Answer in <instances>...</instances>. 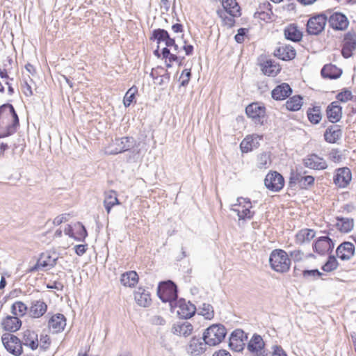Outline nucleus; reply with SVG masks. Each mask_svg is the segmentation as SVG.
Segmentation results:
<instances>
[{
    "mask_svg": "<svg viewBox=\"0 0 356 356\" xmlns=\"http://www.w3.org/2000/svg\"><path fill=\"white\" fill-rule=\"evenodd\" d=\"M271 9V5L270 3L267 1H265L263 3H261L257 10V11L255 12V13H261V12L262 11H270Z\"/></svg>",
    "mask_w": 356,
    "mask_h": 356,
    "instance_id": "nucleus-57",
    "label": "nucleus"
},
{
    "mask_svg": "<svg viewBox=\"0 0 356 356\" xmlns=\"http://www.w3.org/2000/svg\"><path fill=\"white\" fill-rule=\"evenodd\" d=\"M303 252L300 250H294L291 252L290 256L295 261H299L302 259Z\"/></svg>",
    "mask_w": 356,
    "mask_h": 356,
    "instance_id": "nucleus-64",
    "label": "nucleus"
},
{
    "mask_svg": "<svg viewBox=\"0 0 356 356\" xmlns=\"http://www.w3.org/2000/svg\"><path fill=\"white\" fill-rule=\"evenodd\" d=\"M302 98L300 95H295L289 98L286 102V108L291 111H299L302 106Z\"/></svg>",
    "mask_w": 356,
    "mask_h": 356,
    "instance_id": "nucleus-44",
    "label": "nucleus"
},
{
    "mask_svg": "<svg viewBox=\"0 0 356 356\" xmlns=\"http://www.w3.org/2000/svg\"><path fill=\"white\" fill-rule=\"evenodd\" d=\"M66 325V318L63 314H56L49 321V327L54 333H58L64 330Z\"/></svg>",
    "mask_w": 356,
    "mask_h": 356,
    "instance_id": "nucleus-24",
    "label": "nucleus"
},
{
    "mask_svg": "<svg viewBox=\"0 0 356 356\" xmlns=\"http://www.w3.org/2000/svg\"><path fill=\"white\" fill-rule=\"evenodd\" d=\"M23 93L27 96L30 97L33 95V91L30 83L28 82V79H24V84L22 86Z\"/></svg>",
    "mask_w": 356,
    "mask_h": 356,
    "instance_id": "nucleus-56",
    "label": "nucleus"
},
{
    "mask_svg": "<svg viewBox=\"0 0 356 356\" xmlns=\"http://www.w3.org/2000/svg\"><path fill=\"white\" fill-rule=\"evenodd\" d=\"M76 226H77L79 230L77 231L76 235L74 236V239L76 241H83L88 236L86 229L80 222H78Z\"/></svg>",
    "mask_w": 356,
    "mask_h": 356,
    "instance_id": "nucleus-51",
    "label": "nucleus"
},
{
    "mask_svg": "<svg viewBox=\"0 0 356 356\" xmlns=\"http://www.w3.org/2000/svg\"><path fill=\"white\" fill-rule=\"evenodd\" d=\"M330 10L311 17L307 23V32L309 35H318L325 29L327 14Z\"/></svg>",
    "mask_w": 356,
    "mask_h": 356,
    "instance_id": "nucleus-5",
    "label": "nucleus"
},
{
    "mask_svg": "<svg viewBox=\"0 0 356 356\" xmlns=\"http://www.w3.org/2000/svg\"><path fill=\"white\" fill-rule=\"evenodd\" d=\"M207 345L202 339L193 337L186 347V351L191 356H200L205 352Z\"/></svg>",
    "mask_w": 356,
    "mask_h": 356,
    "instance_id": "nucleus-21",
    "label": "nucleus"
},
{
    "mask_svg": "<svg viewBox=\"0 0 356 356\" xmlns=\"http://www.w3.org/2000/svg\"><path fill=\"white\" fill-rule=\"evenodd\" d=\"M134 299L136 303L143 307H149L152 303L149 292L143 287H138L134 291Z\"/></svg>",
    "mask_w": 356,
    "mask_h": 356,
    "instance_id": "nucleus-23",
    "label": "nucleus"
},
{
    "mask_svg": "<svg viewBox=\"0 0 356 356\" xmlns=\"http://www.w3.org/2000/svg\"><path fill=\"white\" fill-rule=\"evenodd\" d=\"M87 246L88 245L86 244L75 245L74 248L76 254L79 256H81L85 254L87 250Z\"/></svg>",
    "mask_w": 356,
    "mask_h": 356,
    "instance_id": "nucleus-63",
    "label": "nucleus"
},
{
    "mask_svg": "<svg viewBox=\"0 0 356 356\" xmlns=\"http://www.w3.org/2000/svg\"><path fill=\"white\" fill-rule=\"evenodd\" d=\"M227 330L222 324H213L209 326L203 333V341L210 346H214L225 339Z\"/></svg>",
    "mask_w": 356,
    "mask_h": 356,
    "instance_id": "nucleus-2",
    "label": "nucleus"
},
{
    "mask_svg": "<svg viewBox=\"0 0 356 356\" xmlns=\"http://www.w3.org/2000/svg\"><path fill=\"white\" fill-rule=\"evenodd\" d=\"M326 113L327 118L331 122H337L341 118L342 108L337 102H333L327 106Z\"/></svg>",
    "mask_w": 356,
    "mask_h": 356,
    "instance_id": "nucleus-29",
    "label": "nucleus"
},
{
    "mask_svg": "<svg viewBox=\"0 0 356 356\" xmlns=\"http://www.w3.org/2000/svg\"><path fill=\"white\" fill-rule=\"evenodd\" d=\"M111 203L112 206L119 204V200L117 197L116 193L113 191H110L105 193V199L104 204Z\"/></svg>",
    "mask_w": 356,
    "mask_h": 356,
    "instance_id": "nucleus-50",
    "label": "nucleus"
},
{
    "mask_svg": "<svg viewBox=\"0 0 356 356\" xmlns=\"http://www.w3.org/2000/svg\"><path fill=\"white\" fill-rule=\"evenodd\" d=\"M217 14L223 20L225 25L228 26L229 27L234 26L235 23V20L234 19V17L231 15L229 17L227 16V13L222 10H218Z\"/></svg>",
    "mask_w": 356,
    "mask_h": 356,
    "instance_id": "nucleus-49",
    "label": "nucleus"
},
{
    "mask_svg": "<svg viewBox=\"0 0 356 356\" xmlns=\"http://www.w3.org/2000/svg\"><path fill=\"white\" fill-rule=\"evenodd\" d=\"M58 257L49 252H43L40 255L36 264L29 269V272L33 273L38 270H47L52 268L56 264Z\"/></svg>",
    "mask_w": 356,
    "mask_h": 356,
    "instance_id": "nucleus-6",
    "label": "nucleus"
},
{
    "mask_svg": "<svg viewBox=\"0 0 356 356\" xmlns=\"http://www.w3.org/2000/svg\"><path fill=\"white\" fill-rule=\"evenodd\" d=\"M1 340L4 347L9 353L17 356L22 355V344L18 337L11 333H5L2 335Z\"/></svg>",
    "mask_w": 356,
    "mask_h": 356,
    "instance_id": "nucleus-7",
    "label": "nucleus"
},
{
    "mask_svg": "<svg viewBox=\"0 0 356 356\" xmlns=\"http://www.w3.org/2000/svg\"><path fill=\"white\" fill-rule=\"evenodd\" d=\"M271 268L279 273H285L289 270L291 260L286 252L282 250H274L269 257Z\"/></svg>",
    "mask_w": 356,
    "mask_h": 356,
    "instance_id": "nucleus-3",
    "label": "nucleus"
},
{
    "mask_svg": "<svg viewBox=\"0 0 356 356\" xmlns=\"http://www.w3.org/2000/svg\"><path fill=\"white\" fill-rule=\"evenodd\" d=\"M303 164L306 168L316 170H322L327 168L326 161L316 154H309L305 158Z\"/></svg>",
    "mask_w": 356,
    "mask_h": 356,
    "instance_id": "nucleus-17",
    "label": "nucleus"
},
{
    "mask_svg": "<svg viewBox=\"0 0 356 356\" xmlns=\"http://www.w3.org/2000/svg\"><path fill=\"white\" fill-rule=\"evenodd\" d=\"M69 214L64 213L60 216H56L54 220L53 223L55 225H59L63 222H67L68 220Z\"/></svg>",
    "mask_w": 356,
    "mask_h": 356,
    "instance_id": "nucleus-59",
    "label": "nucleus"
},
{
    "mask_svg": "<svg viewBox=\"0 0 356 356\" xmlns=\"http://www.w3.org/2000/svg\"><path fill=\"white\" fill-rule=\"evenodd\" d=\"M284 35L286 39L293 42H299L302 38V33L294 24H291L285 27Z\"/></svg>",
    "mask_w": 356,
    "mask_h": 356,
    "instance_id": "nucleus-32",
    "label": "nucleus"
},
{
    "mask_svg": "<svg viewBox=\"0 0 356 356\" xmlns=\"http://www.w3.org/2000/svg\"><path fill=\"white\" fill-rule=\"evenodd\" d=\"M307 115L310 122L314 124L319 123L322 118L321 106H316L309 108Z\"/></svg>",
    "mask_w": 356,
    "mask_h": 356,
    "instance_id": "nucleus-42",
    "label": "nucleus"
},
{
    "mask_svg": "<svg viewBox=\"0 0 356 356\" xmlns=\"http://www.w3.org/2000/svg\"><path fill=\"white\" fill-rule=\"evenodd\" d=\"M263 139V136L252 134L247 136L241 143L240 148L243 153H248L254 149H257L260 145V141Z\"/></svg>",
    "mask_w": 356,
    "mask_h": 356,
    "instance_id": "nucleus-18",
    "label": "nucleus"
},
{
    "mask_svg": "<svg viewBox=\"0 0 356 356\" xmlns=\"http://www.w3.org/2000/svg\"><path fill=\"white\" fill-rule=\"evenodd\" d=\"M47 306L41 300L33 301L30 307V314L33 318H39L47 312Z\"/></svg>",
    "mask_w": 356,
    "mask_h": 356,
    "instance_id": "nucleus-39",
    "label": "nucleus"
},
{
    "mask_svg": "<svg viewBox=\"0 0 356 356\" xmlns=\"http://www.w3.org/2000/svg\"><path fill=\"white\" fill-rule=\"evenodd\" d=\"M191 76V69H185L182 71L180 76L181 86H186L188 85Z\"/></svg>",
    "mask_w": 356,
    "mask_h": 356,
    "instance_id": "nucleus-53",
    "label": "nucleus"
},
{
    "mask_svg": "<svg viewBox=\"0 0 356 356\" xmlns=\"http://www.w3.org/2000/svg\"><path fill=\"white\" fill-rule=\"evenodd\" d=\"M245 113L255 124L263 125L266 120V108L258 103H252L245 108Z\"/></svg>",
    "mask_w": 356,
    "mask_h": 356,
    "instance_id": "nucleus-8",
    "label": "nucleus"
},
{
    "mask_svg": "<svg viewBox=\"0 0 356 356\" xmlns=\"http://www.w3.org/2000/svg\"><path fill=\"white\" fill-rule=\"evenodd\" d=\"M292 92V89L287 83H282L276 86L271 92L272 97L275 100H283Z\"/></svg>",
    "mask_w": 356,
    "mask_h": 356,
    "instance_id": "nucleus-30",
    "label": "nucleus"
},
{
    "mask_svg": "<svg viewBox=\"0 0 356 356\" xmlns=\"http://www.w3.org/2000/svg\"><path fill=\"white\" fill-rule=\"evenodd\" d=\"M1 325L5 330L14 332L20 328L22 321L17 316H8L3 320Z\"/></svg>",
    "mask_w": 356,
    "mask_h": 356,
    "instance_id": "nucleus-31",
    "label": "nucleus"
},
{
    "mask_svg": "<svg viewBox=\"0 0 356 356\" xmlns=\"http://www.w3.org/2000/svg\"><path fill=\"white\" fill-rule=\"evenodd\" d=\"M22 344L29 347L31 350H35L39 346L38 334L30 330H26L23 333Z\"/></svg>",
    "mask_w": 356,
    "mask_h": 356,
    "instance_id": "nucleus-26",
    "label": "nucleus"
},
{
    "mask_svg": "<svg viewBox=\"0 0 356 356\" xmlns=\"http://www.w3.org/2000/svg\"><path fill=\"white\" fill-rule=\"evenodd\" d=\"M138 282V275L136 271H128L121 275L120 282L124 286L134 287Z\"/></svg>",
    "mask_w": 356,
    "mask_h": 356,
    "instance_id": "nucleus-38",
    "label": "nucleus"
},
{
    "mask_svg": "<svg viewBox=\"0 0 356 356\" xmlns=\"http://www.w3.org/2000/svg\"><path fill=\"white\" fill-rule=\"evenodd\" d=\"M135 145V140L132 137H122L116 138L113 141L111 147H113L110 152V154H118L129 150Z\"/></svg>",
    "mask_w": 356,
    "mask_h": 356,
    "instance_id": "nucleus-14",
    "label": "nucleus"
},
{
    "mask_svg": "<svg viewBox=\"0 0 356 356\" xmlns=\"http://www.w3.org/2000/svg\"><path fill=\"white\" fill-rule=\"evenodd\" d=\"M175 306L178 307L177 313L181 318L187 319L192 317L196 311V307L194 305L191 304L190 302H186L185 300L183 299L177 301V305Z\"/></svg>",
    "mask_w": 356,
    "mask_h": 356,
    "instance_id": "nucleus-20",
    "label": "nucleus"
},
{
    "mask_svg": "<svg viewBox=\"0 0 356 356\" xmlns=\"http://www.w3.org/2000/svg\"><path fill=\"white\" fill-rule=\"evenodd\" d=\"M248 335L241 329L233 331L229 337V346L235 352L242 351L245 346Z\"/></svg>",
    "mask_w": 356,
    "mask_h": 356,
    "instance_id": "nucleus-11",
    "label": "nucleus"
},
{
    "mask_svg": "<svg viewBox=\"0 0 356 356\" xmlns=\"http://www.w3.org/2000/svg\"><path fill=\"white\" fill-rule=\"evenodd\" d=\"M40 347L42 349H47L50 345V339L47 335H41L40 339Z\"/></svg>",
    "mask_w": 356,
    "mask_h": 356,
    "instance_id": "nucleus-62",
    "label": "nucleus"
},
{
    "mask_svg": "<svg viewBox=\"0 0 356 356\" xmlns=\"http://www.w3.org/2000/svg\"><path fill=\"white\" fill-rule=\"evenodd\" d=\"M352 98V93L349 90H344L337 95V99L341 102H346Z\"/></svg>",
    "mask_w": 356,
    "mask_h": 356,
    "instance_id": "nucleus-54",
    "label": "nucleus"
},
{
    "mask_svg": "<svg viewBox=\"0 0 356 356\" xmlns=\"http://www.w3.org/2000/svg\"><path fill=\"white\" fill-rule=\"evenodd\" d=\"M137 88L136 86H132L126 92L123 99V104L125 107L129 106L130 104L133 102V100L135 98V94L137 92Z\"/></svg>",
    "mask_w": 356,
    "mask_h": 356,
    "instance_id": "nucleus-48",
    "label": "nucleus"
},
{
    "mask_svg": "<svg viewBox=\"0 0 356 356\" xmlns=\"http://www.w3.org/2000/svg\"><path fill=\"white\" fill-rule=\"evenodd\" d=\"M153 36L158 43L165 42L166 47H172L175 43V39L170 38L168 32L165 29H158L154 30Z\"/></svg>",
    "mask_w": 356,
    "mask_h": 356,
    "instance_id": "nucleus-34",
    "label": "nucleus"
},
{
    "mask_svg": "<svg viewBox=\"0 0 356 356\" xmlns=\"http://www.w3.org/2000/svg\"><path fill=\"white\" fill-rule=\"evenodd\" d=\"M314 177L311 175L302 176L300 174H292L290 177L289 184L298 183L302 188H307L314 184Z\"/></svg>",
    "mask_w": 356,
    "mask_h": 356,
    "instance_id": "nucleus-28",
    "label": "nucleus"
},
{
    "mask_svg": "<svg viewBox=\"0 0 356 356\" xmlns=\"http://www.w3.org/2000/svg\"><path fill=\"white\" fill-rule=\"evenodd\" d=\"M157 294L162 302H168L171 307L177 305V286L172 281L160 283L157 289Z\"/></svg>",
    "mask_w": 356,
    "mask_h": 356,
    "instance_id": "nucleus-4",
    "label": "nucleus"
},
{
    "mask_svg": "<svg viewBox=\"0 0 356 356\" xmlns=\"http://www.w3.org/2000/svg\"><path fill=\"white\" fill-rule=\"evenodd\" d=\"M265 186L273 192H279L284 186V179L281 174L276 171L270 172L264 179Z\"/></svg>",
    "mask_w": 356,
    "mask_h": 356,
    "instance_id": "nucleus-10",
    "label": "nucleus"
},
{
    "mask_svg": "<svg viewBox=\"0 0 356 356\" xmlns=\"http://www.w3.org/2000/svg\"><path fill=\"white\" fill-rule=\"evenodd\" d=\"M271 164L270 152H263L257 156V167L259 169H266Z\"/></svg>",
    "mask_w": 356,
    "mask_h": 356,
    "instance_id": "nucleus-43",
    "label": "nucleus"
},
{
    "mask_svg": "<svg viewBox=\"0 0 356 356\" xmlns=\"http://www.w3.org/2000/svg\"><path fill=\"white\" fill-rule=\"evenodd\" d=\"M28 308L27 306L21 301H17L11 307V312L15 316L25 315Z\"/></svg>",
    "mask_w": 356,
    "mask_h": 356,
    "instance_id": "nucleus-45",
    "label": "nucleus"
},
{
    "mask_svg": "<svg viewBox=\"0 0 356 356\" xmlns=\"http://www.w3.org/2000/svg\"><path fill=\"white\" fill-rule=\"evenodd\" d=\"M200 314L203 316L206 319L211 320L214 316V310L213 306L208 303H203L199 308Z\"/></svg>",
    "mask_w": 356,
    "mask_h": 356,
    "instance_id": "nucleus-46",
    "label": "nucleus"
},
{
    "mask_svg": "<svg viewBox=\"0 0 356 356\" xmlns=\"http://www.w3.org/2000/svg\"><path fill=\"white\" fill-rule=\"evenodd\" d=\"M352 179V173L350 170L347 168H341L336 170V175L334 177V183L339 188H346Z\"/></svg>",
    "mask_w": 356,
    "mask_h": 356,
    "instance_id": "nucleus-19",
    "label": "nucleus"
},
{
    "mask_svg": "<svg viewBox=\"0 0 356 356\" xmlns=\"http://www.w3.org/2000/svg\"><path fill=\"white\" fill-rule=\"evenodd\" d=\"M261 70L266 75L275 76L281 70L280 66L272 60H266L261 64Z\"/></svg>",
    "mask_w": 356,
    "mask_h": 356,
    "instance_id": "nucleus-35",
    "label": "nucleus"
},
{
    "mask_svg": "<svg viewBox=\"0 0 356 356\" xmlns=\"http://www.w3.org/2000/svg\"><path fill=\"white\" fill-rule=\"evenodd\" d=\"M334 247V242L327 236L319 237L313 245L314 250L321 255L331 252Z\"/></svg>",
    "mask_w": 356,
    "mask_h": 356,
    "instance_id": "nucleus-16",
    "label": "nucleus"
},
{
    "mask_svg": "<svg viewBox=\"0 0 356 356\" xmlns=\"http://www.w3.org/2000/svg\"><path fill=\"white\" fill-rule=\"evenodd\" d=\"M330 157L334 162H339L341 161L342 156L337 149H332L330 154Z\"/></svg>",
    "mask_w": 356,
    "mask_h": 356,
    "instance_id": "nucleus-61",
    "label": "nucleus"
},
{
    "mask_svg": "<svg viewBox=\"0 0 356 356\" xmlns=\"http://www.w3.org/2000/svg\"><path fill=\"white\" fill-rule=\"evenodd\" d=\"M342 136V130L339 125L333 124L328 127L325 133V140L330 143H334Z\"/></svg>",
    "mask_w": 356,
    "mask_h": 356,
    "instance_id": "nucleus-27",
    "label": "nucleus"
},
{
    "mask_svg": "<svg viewBox=\"0 0 356 356\" xmlns=\"http://www.w3.org/2000/svg\"><path fill=\"white\" fill-rule=\"evenodd\" d=\"M296 54L294 48L290 45H282L277 47L274 55L283 60H289L295 58Z\"/></svg>",
    "mask_w": 356,
    "mask_h": 356,
    "instance_id": "nucleus-25",
    "label": "nucleus"
},
{
    "mask_svg": "<svg viewBox=\"0 0 356 356\" xmlns=\"http://www.w3.org/2000/svg\"><path fill=\"white\" fill-rule=\"evenodd\" d=\"M338 265L336 257L333 255H330L327 262L322 266V269L325 272H331L336 270Z\"/></svg>",
    "mask_w": 356,
    "mask_h": 356,
    "instance_id": "nucleus-47",
    "label": "nucleus"
},
{
    "mask_svg": "<svg viewBox=\"0 0 356 356\" xmlns=\"http://www.w3.org/2000/svg\"><path fill=\"white\" fill-rule=\"evenodd\" d=\"M273 14L272 10L270 11H262L261 13H254V17H259L262 20H270L271 19V15Z\"/></svg>",
    "mask_w": 356,
    "mask_h": 356,
    "instance_id": "nucleus-58",
    "label": "nucleus"
},
{
    "mask_svg": "<svg viewBox=\"0 0 356 356\" xmlns=\"http://www.w3.org/2000/svg\"><path fill=\"white\" fill-rule=\"evenodd\" d=\"M272 356H286V353L280 346L275 345L272 347Z\"/></svg>",
    "mask_w": 356,
    "mask_h": 356,
    "instance_id": "nucleus-60",
    "label": "nucleus"
},
{
    "mask_svg": "<svg viewBox=\"0 0 356 356\" xmlns=\"http://www.w3.org/2000/svg\"><path fill=\"white\" fill-rule=\"evenodd\" d=\"M321 75L324 78L335 79L339 78L342 71L333 65H325L321 70Z\"/></svg>",
    "mask_w": 356,
    "mask_h": 356,
    "instance_id": "nucleus-40",
    "label": "nucleus"
},
{
    "mask_svg": "<svg viewBox=\"0 0 356 356\" xmlns=\"http://www.w3.org/2000/svg\"><path fill=\"white\" fill-rule=\"evenodd\" d=\"M19 127L18 115L10 104L0 106V138L13 135Z\"/></svg>",
    "mask_w": 356,
    "mask_h": 356,
    "instance_id": "nucleus-1",
    "label": "nucleus"
},
{
    "mask_svg": "<svg viewBox=\"0 0 356 356\" xmlns=\"http://www.w3.org/2000/svg\"><path fill=\"white\" fill-rule=\"evenodd\" d=\"M247 348L253 356H267L268 353L265 349V342L262 337L254 334L248 343Z\"/></svg>",
    "mask_w": 356,
    "mask_h": 356,
    "instance_id": "nucleus-12",
    "label": "nucleus"
},
{
    "mask_svg": "<svg viewBox=\"0 0 356 356\" xmlns=\"http://www.w3.org/2000/svg\"><path fill=\"white\" fill-rule=\"evenodd\" d=\"M327 14V21L329 26L337 31L346 30L349 24V22L346 16L341 13H333L330 11Z\"/></svg>",
    "mask_w": 356,
    "mask_h": 356,
    "instance_id": "nucleus-13",
    "label": "nucleus"
},
{
    "mask_svg": "<svg viewBox=\"0 0 356 356\" xmlns=\"http://www.w3.org/2000/svg\"><path fill=\"white\" fill-rule=\"evenodd\" d=\"M193 330V325L188 322H178L175 323L172 327V332L177 335L185 337L191 334Z\"/></svg>",
    "mask_w": 356,
    "mask_h": 356,
    "instance_id": "nucleus-33",
    "label": "nucleus"
},
{
    "mask_svg": "<svg viewBox=\"0 0 356 356\" xmlns=\"http://www.w3.org/2000/svg\"><path fill=\"white\" fill-rule=\"evenodd\" d=\"M355 245L350 242H343L340 244L337 250V256L343 261L350 260L355 254Z\"/></svg>",
    "mask_w": 356,
    "mask_h": 356,
    "instance_id": "nucleus-22",
    "label": "nucleus"
},
{
    "mask_svg": "<svg viewBox=\"0 0 356 356\" xmlns=\"http://www.w3.org/2000/svg\"><path fill=\"white\" fill-rule=\"evenodd\" d=\"M238 204L232 206V210L236 213L239 220L250 219L254 215V211H250L251 202L250 200L238 198Z\"/></svg>",
    "mask_w": 356,
    "mask_h": 356,
    "instance_id": "nucleus-9",
    "label": "nucleus"
},
{
    "mask_svg": "<svg viewBox=\"0 0 356 356\" xmlns=\"http://www.w3.org/2000/svg\"><path fill=\"white\" fill-rule=\"evenodd\" d=\"M337 220L336 226L340 232L347 233L353 229L354 226L353 218L337 217Z\"/></svg>",
    "mask_w": 356,
    "mask_h": 356,
    "instance_id": "nucleus-41",
    "label": "nucleus"
},
{
    "mask_svg": "<svg viewBox=\"0 0 356 356\" xmlns=\"http://www.w3.org/2000/svg\"><path fill=\"white\" fill-rule=\"evenodd\" d=\"M222 6L225 13L232 17L240 15V7L236 0H222Z\"/></svg>",
    "mask_w": 356,
    "mask_h": 356,
    "instance_id": "nucleus-37",
    "label": "nucleus"
},
{
    "mask_svg": "<svg viewBox=\"0 0 356 356\" xmlns=\"http://www.w3.org/2000/svg\"><path fill=\"white\" fill-rule=\"evenodd\" d=\"M316 236V232L312 229H302L296 234V243L302 245L310 242Z\"/></svg>",
    "mask_w": 356,
    "mask_h": 356,
    "instance_id": "nucleus-36",
    "label": "nucleus"
},
{
    "mask_svg": "<svg viewBox=\"0 0 356 356\" xmlns=\"http://www.w3.org/2000/svg\"><path fill=\"white\" fill-rule=\"evenodd\" d=\"M248 30L245 28H240L238 30L237 34L235 35V40L238 43H242L244 41V37L245 34L248 33Z\"/></svg>",
    "mask_w": 356,
    "mask_h": 356,
    "instance_id": "nucleus-55",
    "label": "nucleus"
},
{
    "mask_svg": "<svg viewBox=\"0 0 356 356\" xmlns=\"http://www.w3.org/2000/svg\"><path fill=\"white\" fill-rule=\"evenodd\" d=\"M356 49V33L348 32L343 38L341 54L345 58H350Z\"/></svg>",
    "mask_w": 356,
    "mask_h": 356,
    "instance_id": "nucleus-15",
    "label": "nucleus"
},
{
    "mask_svg": "<svg viewBox=\"0 0 356 356\" xmlns=\"http://www.w3.org/2000/svg\"><path fill=\"white\" fill-rule=\"evenodd\" d=\"M302 274L305 279H309V277L316 278L323 275L318 269L305 270L302 271Z\"/></svg>",
    "mask_w": 356,
    "mask_h": 356,
    "instance_id": "nucleus-52",
    "label": "nucleus"
}]
</instances>
